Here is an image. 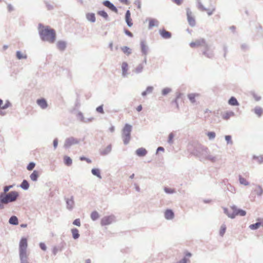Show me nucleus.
I'll return each mask as SVG.
<instances>
[{
    "label": "nucleus",
    "instance_id": "f257e3e1",
    "mask_svg": "<svg viewBox=\"0 0 263 263\" xmlns=\"http://www.w3.org/2000/svg\"><path fill=\"white\" fill-rule=\"evenodd\" d=\"M39 33L41 39L50 43H53L56 39L55 31L54 29L50 28L48 26L44 28L42 24H39Z\"/></svg>",
    "mask_w": 263,
    "mask_h": 263
},
{
    "label": "nucleus",
    "instance_id": "f03ea898",
    "mask_svg": "<svg viewBox=\"0 0 263 263\" xmlns=\"http://www.w3.org/2000/svg\"><path fill=\"white\" fill-rule=\"evenodd\" d=\"M19 196V193L15 191H11L7 194L0 193V210H3L9 203L15 201Z\"/></svg>",
    "mask_w": 263,
    "mask_h": 263
},
{
    "label": "nucleus",
    "instance_id": "7ed1b4c3",
    "mask_svg": "<svg viewBox=\"0 0 263 263\" xmlns=\"http://www.w3.org/2000/svg\"><path fill=\"white\" fill-rule=\"evenodd\" d=\"M27 238L25 237L22 238L19 243V256L21 263H29L27 254Z\"/></svg>",
    "mask_w": 263,
    "mask_h": 263
},
{
    "label": "nucleus",
    "instance_id": "20e7f679",
    "mask_svg": "<svg viewBox=\"0 0 263 263\" xmlns=\"http://www.w3.org/2000/svg\"><path fill=\"white\" fill-rule=\"evenodd\" d=\"M132 128L131 125L126 123L122 130V138L125 145L128 144L130 140Z\"/></svg>",
    "mask_w": 263,
    "mask_h": 263
},
{
    "label": "nucleus",
    "instance_id": "39448f33",
    "mask_svg": "<svg viewBox=\"0 0 263 263\" xmlns=\"http://www.w3.org/2000/svg\"><path fill=\"white\" fill-rule=\"evenodd\" d=\"M201 53L203 55L209 59H213L214 57V47L207 42L201 49Z\"/></svg>",
    "mask_w": 263,
    "mask_h": 263
},
{
    "label": "nucleus",
    "instance_id": "423d86ee",
    "mask_svg": "<svg viewBox=\"0 0 263 263\" xmlns=\"http://www.w3.org/2000/svg\"><path fill=\"white\" fill-rule=\"evenodd\" d=\"M206 40L203 38H199L195 40L194 41L190 43V46L191 48H197L201 47V49L203 47L205 44L206 43Z\"/></svg>",
    "mask_w": 263,
    "mask_h": 263
},
{
    "label": "nucleus",
    "instance_id": "0eeeda50",
    "mask_svg": "<svg viewBox=\"0 0 263 263\" xmlns=\"http://www.w3.org/2000/svg\"><path fill=\"white\" fill-rule=\"evenodd\" d=\"M79 142H80V140H79L77 138H75L73 137H69V138L66 139V140L65 141L64 147L65 148L67 149V148H69L71 146L74 145V144H77Z\"/></svg>",
    "mask_w": 263,
    "mask_h": 263
},
{
    "label": "nucleus",
    "instance_id": "6e6552de",
    "mask_svg": "<svg viewBox=\"0 0 263 263\" xmlns=\"http://www.w3.org/2000/svg\"><path fill=\"white\" fill-rule=\"evenodd\" d=\"M231 208L233 211L232 213V215H231L232 219L234 218L236 215L244 216L246 215V212L245 210L237 209V206L235 205L231 206Z\"/></svg>",
    "mask_w": 263,
    "mask_h": 263
},
{
    "label": "nucleus",
    "instance_id": "1a4fd4ad",
    "mask_svg": "<svg viewBox=\"0 0 263 263\" xmlns=\"http://www.w3.org/2000/svg\"><path fill=\"white\" fill-rule=\"evenodd\" d=\"M204 147L201 144L195 143L194 146V149L191 151V153L199 158Z\"/></svg>",
    "mask_w": 263,
    "mask_h": 263
},
{
    "label": "nucleus",
    "instance_id": "9d476101",
    "mask_svg": "<svg viewBox=\"0 0 263 263\" xmlns=\"http://www.w3.org/2000/svg\"><path fill=\"white\" fill-rule=\"evenodd\" d=\"M115 221V217L114 215L104 216L101 219V224L102 226L111 224Z\"/></svg>",
    "mask_w": 263,
    "mask_h": 263
},
{
    "label": "nucleus",
    "instance_id": "9b49d317",
    "mask_svg": "<svg viewBox=\"0 0 263 263\" xmlns=\"http://www.w3.org/2000/svg\"><path fill=\"white\" fill-rule=\"evenodd\" d=\"M186 15L187 18V21L189 25L191 27H194L196 25V22L194 18L192 16V13L190 9L187 8L186 9Z\"/></svg>",
    "mask_w": 263,
    "mask_h": 263
},
{
    "label": "nucleus",
    "instance_id": "f8f14e48",
    "mask_svg": "<svg viewBox=\"0 0 263 263\" xmlns=\"http://www.w3.org/2000/svg\"><path fill=\"white\" fill-rule=\"evenodd\" d=\"M65 199L66 203L67 209L70 211L72 210L74 204L73 196H71L70 198H65Z\"/></svg>",
    "mask_w": 263,
    "mask_h": 263
},
{
    "label": "nucleus",
    "instance_id": "ddd939ff",
    "mask_svg": "<svg viewBox=\"0 0 263 263\" xmlns=\"http://www.w3.org/2000/svg\"><path fill=\"white\" fill-rule=\"evenodd\" d=\"M103 4L110 10L116 13L118 12V9L116 7L109 1L106 0L103 2Z\"/></svg>",
    "mask_w": 263,
    "mask_h": 263
},
{
    "label": "nucleus",
    "instance_id": "4468645a",
    "mask_svg": "<svg viewBox=\"0 0 263 263\" xmlns=\"http://www.w3.org/2000/svg\"><path fill=\"white\" fill-rule=\"evenodd\" d=\"M111 149L112 145L110 144L104 149H100L99 150V153L101 156H106L111 152Z\"/></svg>",
    "mask_w": 263,
    "mask_h": 263
},
{
    "label": "nucleus",
    "instance_id": "2eb2a0df",
    "mask_svg": "<svg viewBox=\"0 0 263 263\" xmlns=\"http://www.w3.org/2000/svg\"><path fill=\"white\" fill-rule=\"evenodd\" d=\"M141 52L143 55L146 56L148 53V47L146 44L145 41L142 40L140 42Z\"/></svg>",
    "mask_w": 263,
    "mask_h": 263
},
{
    "label": "nucleus",
    "instance_id": "dca6fc26",
    "mask_svg": "<svg viewBox=\"0 0 263 263\" xmlns=\"http://www.w3.org/2000/svg\"><path fill=\"white\" fill-rule=\"evenodd\" d=\"M159 32L160 35L163 39H168L172 37V33L164 29L160 30Z\"/></svg>",
    "mask_w": 263,
    "mask_h": 263
},
{
    "label": "nucleus",
    "instance_id": "f3484780",
    "mask_svg": "<svg viewBox=\"0 0 263 263\" xmlns=\"http://www.w3.org/2000/svg\"><path fill=\"white\" fill-rule=\"evenodd\" d=\"M36 103L43 109H45L48 107L47 102L44 98L37 99Z\"/></svg>",
    "mask_w": 263,
    "mask_h": 263
},
{
    "label": "nucleus",
    "instance_id": "a211bd4d",
    "mask_svg": "<svg viewBox=\"0 0 263 263\" xmlns=\"http://www.w3.org/2000/svg\"><path fill=\"white\" fill-rule=\"evenodd\" d=\"M209 154L210 153L208 151V148L206 147H204L199 158L200 160H206Z\"/></svg>",
    "mask_w": 263,
    "mask_h": 263
},
{
    "label": "nucleus",
    "instance_id": "6ab92c4d",
    "mask_svg": "<svg viewBox=\"0 0 263 263\" xmlns=\"http://www.w3.org/2000/svg\"><path fill=\"white\" fill-rule=\"evenodd\" d=\"M164 217L167 220H172L174 217V213L172 210L167 209L164 213Z\"/></svg>",
    "mask_w": 263,
    "mask_h": 263
},
{
    "label": "nucleus",
    "instance_id": "aec40b11",
    "mask_svg": "<svg viewBox=\"0 0 263 263\" xmlns=\"http://www.w3.org/2000/svg\"><path fill=\"white\" fill-rule=\"evenodd\" d=\"M57 46L59 50L63 51L66 48L67 43L64 41H59L57 43Z\"/></svg>",
    "mask_w": 263,
    "mask_h": 263
},
{
    "label": "nucleus",
    "instance_id": "412c9836",
    "mask_svg": "<svg viewBox=\"0 0 263 263\" xmlns=\"http://www.w3.org/2000/svg\"><path fill=\"white\" fill-rule=\"evenodd\" d=\"M135 153L139 157H144L147 154V151L145 148L143 147H141L138 148L136 151Z\"/></svg>",
    "mask_w": 263,
    "mask_h": 263
},
{
    "label": "nucleus",
    "instance_id": "4be33fe9",
    "mask_svg": "<svg viewBox=\"0 0 263 263\" xmlns=\"http://www.w3.org/2000/svg\"><path fill=\"white\" fill-rule=\"evenodd\" d=\"M235 113L233 111H227L221 115L222 118L225 120H229L231 117H234Z\"/></svg>",
    "mask_w": 263,
    "mask_h": 263
},
{
    "label": "nucleus",
    "instance_id": "5701e85b",
    "mask_svg": "<svg viewBox=\"0 0 263 263\" xmlns=\"http://www.w3.org/2000/svg\"><path fill=\"white\" fill-rule=\"evenodd\" d=\"M159 25V22L155 18L149 19L148 29H151L153 27H158Z\"/></svg>",
    "mask_w": 263,
    "mask_h": 263
},
{
    "label": "nucleus",
    "instance_id": "b1692460",
    "mask_svg": "<svg viewBox=\"0 0 263 263\" xmlns=\"http://www.w3.org/2000/svg\"><path fill=\"white\" fill-rule=\"evenodd\" d=\"M128 64L126 62H123L122 64V76L123 77H126L128 73Z\"/></svg>",
    "mask_w": 263,
    "mask_h": 263
},
{
    "label": "nucleus",
    "instance_id": "393cba45",
    "mask_svg": "<svg viewBox=\"0 0 263 263\" xmlns=\"http://www.w3.org/2000/svg\"><path fill=\"white\" fill-rule=\"evenodd\" d=\"M9 223L10 224L16 226L18 224V220L16 216L13 215L9 219Z\"/></svg>",
    "mask_w": 263,
    "mask_h": 263
},
{
    "label": "nucleus",
    "instance_id": "a878e982",
    "mask_svg": "<svg viewBox=\"0 0 263 263\" xmlns=\"http://www.w3.org/2000/svg\"><path fill=\"white\" fill-rule=\"evenodd\" d=\"M253 191L258 196H261L263 194V189L262 187L259 185H256L255 188L253 190Z\"/></svg>",
    "mask_w": 263,
    "mask_h": 263
},
{
    "label": "nucleus",
    "instance_id": "bb28decb",
    "mask_svg": "<svg viewBox=\"0 0 263 263\" xmlns=\"http://www.w3.org/2000/svg\"><path fill=\"white\" fill-rule=\"evenodd\" d=\"M39 177V172L36 170L33 171V172L30 175V178L31 180L33 181H36L38 179Z\"/></svg>",
    "mask_w": 263,
    "mask_h": 263
},
{
    "label": "nucleus",
    "instance_id": "cd10ccee",
    "mask_svg": "<svg viewBox=\"0 0 263 263\" xmlns=\"http://www.w3.org/2000/svg\"><path fill=\"white\" fill-rule=\"evenodd\" d=\"M86 17L88 21L91 23H95L96 22V16L93 13H87L86 14Z\"/></svg>",
    "mask_w": 263,
    "mask_h": 263
},
{
    "label": "nucleus",
    "instance_id": "c85d7f7f",
    "mask_svg": "<svg viewBox=\"0 0 263 263\" xmlns=\"http://www.w3.org/2000/svg\"><path fill=\"white\" fill-rule=\"evenodd\" d=\"M228 104L231 106H238L239 102L235 97H231L228 101Z\"/></svg>",
    "mask_w": 263,
    "mask_h": 263
},
{
    "label": "nucleus",
    "instance_id": "c756f323",
    "mask_svg": "<svg viewBox=\"0 0 263 263\" xmlns=\"http://www.w3.org/2000/svg\"><path fill=\"white\" fill-rule=\"evenodd\" d=\"M199 96V94L198 93H190L187 95V98L192 103H195L196 102L195 98Z\"/></svg>",
    "mask_w": 263,
    "mask_h": 263
},
{
    "label": "nucleus",
    "instance_id": "7c9ffc66",
    "mask_svg": "<svg viewBox=\"0 0 263 263\" xmlns=\"http://www.w3.org/2000/svg\"><path fill=\"white\" fill-rule=\"evenodd\" d=\"M254 113L260 117L263 114V109L259 106H256L254 109Z\"/></svg>",
    "mask_w": 263,
    "mask_h": 263
},
{
    "label": "nucleus",
    "instance_id": "2f4dec72",
    "mask_svg": "<svg viewBox=\"0 0 263 263\" xmlns=\"http://www.w3.org/2000/svg\"><path fill=\"white\" fill-rule=\"evenodd\" d=\"M20 186L24 190H27L29 187V183L26 180H23Z\"/></svg>",
    "mask_w": 263,
    "mask_h": 263
},
{
    "label": "nucleus",
    "instance_id": "473e14b6",
    "mask_svg": "<svg viewBox=\"0 0 263 263\" xmlns=\"http://www.w3.org/2000/svg\"><path fill=\"white\" fill-rule=\"evenodd\" d=\"M219 159L220 158H219L218 156H213L210 155V154L208 156V158L206 160L210 161L212 163H214L219 160Z\"/></svg>",
    "mask_w": 263,
    "mask_h": 263
},
{
    "label": "nucleus",
    "instance_id": "72a5a7b5",
    "mask_svg": "<svg viewBox=\"0 0 263 263\" xmlns=\"http://www.w3.org/2000/svg\"><path fill=\"white\" fill-rule=\"evenodd\" d=\"M71 233L72 235V237L74 239H77L79 238L80 234L79 233V230L76 228H73L71 229Z\"/></svg>",
    "mask_w": 263,
    "mask_h": 263
},
{
    "label": "nucleus",
    "instance_id": "f704fd0d",
    "mask_svg": "<svg viewBox=\"0 0 263 263\" xmlns=\"http://www.w3.org/2000/svg\"><path fill=\"white\" fill-rule=\"evenodd\" d=\"M16 57L18 60L26 59L27 58V55L23 53L21 51H16Z\"/></svg>",
    "mask_w": 263,
    "mask_h": 263
},
{
    "label": "nucleus",
    "instance_id": "c9c22d12",
    "mask_svg": "<svg viewBox=\"0 0 263 263\" xmlns=\"http://www.w3.org/2000/svg\"><path fill=\"white\" fill-rule=\"evenodd\" d=\"M153 89L154 88L153 86H148L147 87L146 90L142 92L141 95L143 97L146 96L147 94L152 93L153 91Z\"/></svg>",
    "mask_w": 263,
    "mask_h": 263
},
{
    "label": "nucleus",
    "instance_id": "e433bc0d",
    "mask_svg": "<svg viewBox=\"0 0 263 263\" xmlns=\"http://www.w3.org/2000/svg\"><path fill=\"white\" fill-rule=\"evenodd\" d=\"M64 162L65 165L69 166L72 164V160L70 157L66 156L64 157Z\"/></svg>",
    "mask_w": 263,
    "mask_h": 263
},
{
    "label": "nucleus",
    "instance_id": "4c0bfd02",
    "mask_svg": "<svg viewBox=\"0 0 263 263\" xmlns=\"http://www.w3.org/2000/svg\"><path fill=\"white\" fill-rule=\"evenodd\" d=\"M261 222H257L255 223L250 224L249 226V228L251 230H255L258 229L259 227L261 226Z\"/></svg>",
    "mask_w": 263,
    "mask_h": 263
},
{
    "label": "nucleus",
    "instance_id": "58836bf2",
    "mask_svg": "<svg viewBox=\"0 0 263 263\" xmlns=\"http://www.w3.org/2000/svg\"><path fill=\"white\" fill-rule=\"evenodd\" d=\"M122 51L127 55L132 53V49L127 46H123L121 48Z\"/></svg>",
    "mask_w": 263,
    "mask_h": 263
},
{
    "label": "nucleus",
    "instance_id": "ea45409f",
    "mask_svg": "<svg viewBox=\"0 0 263 263\" xmlns=\"http://www.w3.org/2000/svg\"><path fill=\"white\" fill-rule=\"evenodd\" d=\"M239 181L241 184L244 185H248L249 184V182L243 177H242L241 175H239Z\"/></svg>",
    "mask_w": 263,
    "mask_h": 263
},
{
    "label": "nucleus",
    "instance_id": "a19ab883",
    "mask_svg": "<svg viewBox=\"0 0 263 263\" xmlns=\"http://www.w3.org/2000/svg\"><path fill=\"white\" fill-rule=\"evenodd\" d=\"M91 173L99 178H101L100 170L98 168H93L91 170Z\"/></svg>",
    "mask_w": 263,
    "mask_h": 263
},
{
    "label": "nucleus",
    "instance_id": "79ce46f5",
    "mask_svg": "<svg viewBox=\"0 0 263 263\" xmlns=\"http://www.w3.org/2000/svg\"><path fill=\"white\" fill-rule=\"evenodd\" d=\"M90 217L93 221H95L99 218V214L96 211H93L91 213Z\"/></svg>",
    "mask_w": 263,
    "mask_h": 263
},
{
    "label": "nucleus",
    "instance_id": "37998d69",
    "mask_svg": "<svg viewBox=\"0 0 263 263\" xmlns=\"http://www.w3.org/2000/svg\"><path fill=\"white\" fill-rule=\"evenodd\" d=\"M98 14L103 17L106 20H108V15L104 10H100L98 12Z\"/></svg>",
    "mask_w": 263,
    "mask_h": 263
},
{
    "label": "nucleus",
    "instance_id": "c03bdc74",
    "mask_svg": "<svg viewBox=\"0 0 263 263\" xmlns=\"http://www.w3.org/2000/svg\"><path fill=\"white\" fill-rule=\"evenodd\" d=\"M143 69V66L142 64H140L138 66L135 68L134 71L136 73L138 74L142 72Z\"/></svg>",
    "mask_w": 263,
    "mask_h": 263
},
{
    "label": "nucleus",
    "instance_id": "a18cd8bd",
    "mask_svg": "<svg viewBox=\"0 0 263 263\" xmlns=\"http://www.w3.org/2000/svg\"><path fill=\"white\" fill-rule=\"evenodd\" d=\"M226 229H227V227H226V224H222L221 226L220 229L219 231V235L220 236L222 237L224 235V234L226 232Z\"/></svg>",
    "mask_w": 263,
    "mask_h": 263
},
{
    "label": "nucleus",
    "instance_id": "49530a36",
    "mask_svg": "<svg viewBox=\"0 0 263 263\" xmlns=\"http://www.w3.org/2000/svg\"><path fill=\"white\" fill-rule=\"evenodd\" d=\"M164 192L168 194H172L176 193V191L174 189L169 188L165 187L164 188Z\"/></svg>",
    "mask_w": 263,
    "mask_h": 263
},
{
    "label": "nucleus",
    "instance_id": "de8ad7c7",
    "mask_svg": "<svg viewBox=\"0 0 263 263\" xmlns=\"http://www.w3.org/2000/svg\"><path fill=\"white\" fill-rule=\"evenodd\" d=\"M253 159L256 160L259 164H261L263 162V157L262 156H257L254 155Z\"/></svg>",
    "mask_w": 263,
    "mask_h": 263
},
{
    "label": "nucleus",
    "instance_id": "09e8293b",
    "mask_svg": "<svg viewBox=\"0 0 263 263\" xmlns=\"http://www.w3.org/2000/svg\"><path fill=\"white\" fill-rule=\"evenodd\" d=\"M174 137V134L173 133H171L169 135H168V140H167V142L170 144H172L174 142L173 141V138Z\"/></svg>",
    "mask_w": 263,
    "mask_h": 263
},
{
    "label": "nucleus",
    "instance_id": "8fccbe9b",
    "mask_svg": "<svg viewBox=\"0 0 263 263\" xmlns=\"http://www.w3.org/2000/svg\"><path fill=\"white\" fill-rule=\"evenodd\" d=\"M209 140H213L216 137V134L214 132H209L207 133Z\"/></svg>",
    "mask_w": 263,
    "mask_h": 263
},
{
    "label": "nucleus",
    "instance_id": "3c124183",
    "mask_svg": "<svg viewBox=\"0 0 263 263\" xmlns=\"http://www.w3.org/2000/svg\"><path fill=\"white\" fill-rule=\"evenodd\" d=\"M171 91L172 89L170 88L166 87L162 90V95L163 96H166Z\"/></svg>",
    "mask_w": 263,
    "mask_h": 263
},
{
    "label": "nucleus",
    "instance_id": "603ef678",
    "mask_svg": "<svg viewBox=\"0 0 263 263\" xmlns=\"http://www.w3.org/2000/svg\"><path fill=\"white\" fill-rule=\"evenodd\" d=\"M13 187V185H6L4 187L3 189V192H2L1 193H5L7 194L8 193V191Z\"/></svg>",
    "mask_w": 263,
    "mask_h": 263
},
{
    "label": "nucleus",
    "instance_id": "864d4df0",
    "mask_svg": "<svg viewBox=\"0 0 263 263\" xmlns=\"http://www.w3.org/2000/svg\"><path fill=\"white\" fill-rule=\"evenodd\" d=\"M225 140L227 141L228 144H232L233 141L232 140V137L230 135H226L225 136Z\"/></svg>",
    "mask_w": 263,
    "mask_h": 263
},
{
    "label": "nucleus",
    "instance_id": "5fc2aeb1",
    "mask_svg": "<svg viewBox=\"0 0 263 263\" xmlns=\"http://www.w3.org/2000/svg\"><path fill=\"white\" fill-rule=\"evenodd\" d=\"M35 163L33 162H30L27 166V169L28 170V171H31L32 170L34 167H35Z\"/></svg>",
    "mask_w": 263,
    "mask_h": 263
},
{
    "label": "nucleus",
    "instance_id": "6e6d98bb",
    "mask_svg": "<svg viewBox=\"0 0 263 263\" xmlns=\"http://www.w3.org/2000/svg\"><path fill=\"white\" fill-rule=\"evenodd\" d=\"M96 111L98 112L101 113L103 114L104 113V110H103V105H101L99 106L96 108Z\"/></svg>",
    "mask_w": 263,
    "mask_h": 263
},
{
    "label": "nucleus",
    "instance_id": "4d7b16f0",
    "mask_svg": "<svg viewBox=\"0 0 263 263\" xmlns=\"http://www.w3.org/2000/svg\"><path fill=\"white\" fill-rule=\"evenodd\" d=\"M125 21H126V23L127 24V25L130 27L132 26L133 25V23H132V20L131 18H125Z\"/></svg>",
    "mask_w": 263,
    "mask_h": 263
},
{
    "label": "nucleus",
    "instance_id": "13d9d810",
    "mask_svg": "<svg viewBox=\"0 0 263 263\" xmlns=\"http://www.w3.org/2000/svg\"><path fill=\"white\" fill-rule=\"evenodd\" d=\"M11 103L8 100H7L5 102V104L3 106L2 109H6L7 108H8L9 107L11 106Z\"/></svg>",
    "mask_w": 263,
    "mask_h": 263
},
{
    "label": "nucleus",
    "instance_id": "bf43d9fd",
    "mask_svg": "<svg viewBox=\"0 0 263 263\" xmlns=\"http://www.w3.org/2000/svg\"><path fill=\"white\" fill-rule=\"evenodd\" d=\"M80 160H81V161H86L88 163H91V160L88 158H86L84 156H81L80 157Z\"/></svg>",
    "mask_w": 263,
    "mask_h": 263
},
{
    "label": "nucleus",
    "instance_id": "052dcab7",
    "mask_svg": "<svg viewBox=\"0 0 263 263\" xmlns=\"http://www.w3.org/2000/svg\"><path fill=\"white\" fill-rule=\"evenodd\" d=\"M198 8L203 11H206L207 9L203 6L200 1L198 2Z\"/></svg>",
    "mask_w": 263,
    "mask_h": 263
},
{
    "label": "nucleus",
    "instance_id": "680f3d73",
    "mask_svg": "<svg viewBox=\"0 0 263 263\" xmlns=\"http://www.w3.org/2000/svg\"><path fill=\"white\" fill-rule=\"evenodd\" d=\"M134 4L137 6L138 9H140L141 8V3L140 0H135Z\"/></svg>",
    "mask_w": 263,
    "mask_h": 263
},
{
    "label": "nucleus",
    "instance_id": "e2e57ef3",
    "mask_svg": "<svg viewBox=\"0 0 263 263\" xmlns=\"http://www.w3.org/2000/svg\"><path fill=\"white\" fill-rule=\"evenodd\" d=\"M77 117L78 118H79L81 120V121L83 122L84 121V119L85 118L84 117L83 114L81 112H79L77 115Z\"/></svg>",
    "mask_w": 263,
    "mask_h": 263
},
{
    "label": "nucleus",
    "instance_id": "0e129e2a",
    "mask_svg": "<svg viewBox=\"0 0 263 263\" xmlns=\"http://www.w3.org/2000/svg\"><path fill=\"white\" fill-rule=\"evenodd\" d=\"M252 95L256 101H259L261 99L260 96H258L254 92H252Z\"/></svg>",
    "mask_w": 263,
    "mask_h": 263
},
{
    "label": "nucleus",
    "instance_id": "69168bd1",
    "mask_svg": "<svg viewBox=\"0 0 263 263\" xmlns=\"http://www.w3.org/2000/svg\"><path fill=\"white\" fill-rule=\"evenodd\" d=\"M223 209L224 213L226 214L229 218H231V215H232V213H230L229 212L228 209L226 208H223Z\"/></svg>",
    "mask_w": 263,
    "mask_h": 263
},
{
    "label": "nucleus",
    "instance_id": "338daca9",
    "mask_svg": "<svg viewBox=\"0 0 263 263\" xmlns=\"http://www.w3.org/2000/svg\"><path fill=\"white\" fill-rule=\"evenodd\" d=\"M39 246H40V248L42 250H43V251H46V250L47 247H46V245L44 242H40V244H39Z\"/></svg>",
    "mask_w": 263,
    "mask_h": 263
},
{
    "label": "nucleus",
    "instance_id": "774afa93",
    "mask_svg": "<svg viewBox=\"0 0 263 263\" xmlns=\"http://www.w3.org/2000/svg\"><path fill=\"white\" fill-rule=\"evenodd\" d=\"M73 224L74 225H76L77 226H78V227H80V225H81V222H80V219H75L73 222Z\"/></svg>",
    "mask_w": 263,
    "mask_h": 263
}]
</instances>
